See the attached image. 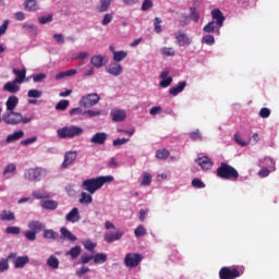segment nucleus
<instances>
[{
	"mask_svg": "<svg viewBox=\"0 0 279 279\" xmlns=\"http://www.w3.org/2000/svg\"><path fill=\"white\" fill-rule=\"evenodd\" d=\"M24 8L29 11H36L39 10L40 5L38 3V0H25Z\"/></svg>",
	"mask_w": 279,
	"mask_h": 279,
	"instance_id": "28",
	"label": "nucleus"
},
{
	"mask_svg": "<svg viewBox=\"0 0 279 279\" xmlns=\"http://www.w3.org/2000/svg\"><path fill=\"white\" fill-rule=\"evenodd\" d=\"M65 220H68V222H78V220H81L77 207H73V209L66 214Z\"/></svg>",
	"mask_w": 279,
	"mask_h": 279,
	"instance_id": "20",
	"label": "nucleus"
},
{
	"mask_svg": "<svg viewBox=\"0 0 279 279\" xmlns=\"http://www.w3.org/2000/svg\"><path fill=\"white\" fill-rule=\"evenodd\" d=\"M90 63L93 64V66H96V69H101V66H105V64H107V61L105 56L96 53L95 56H92Z\"/></svg>",
	"mask_w": 279,
	"mask_h": 279,
	"instance_id": "13",
	"label": "nucleus"
},
{
	"mask_svg": "<svg viewBox=\"0 0 279 279\" xmlns=\"http://www.w3.org/2000/svg\"><path fill=\"white\" fill-rule=\"evenodd\" d=\"M192 186L197 190H203L204 187H206V183H204L202 179H193Z\"/></svg>",
	"mask_w": 279,
	"mask_h": 279,
	"instance_id": "51",
	"label": "nucleus"
},
{
	"mask_svg": "<svg viewBox=\"0 0 279 279\" xmlns=\"http://www.w3.org/2000/svg\"><path fill=\"white\" fill-rule=\"evenodd\" d=\"M216 175L219 177V179H225L229 181H238L240 177L236 168L230 166V163H226L225 161H222L217 168Z\"/></svg>",
	"mask_w": 279,
	"mask_h": 279,
	"instance_id": "2",
	"label": "nucleus"
},
{
	"mask_svg": "<svg viewBox=\"0 0 279 279\" xmlns=\"http://www.w3.org/2000/svg\"><path fill=\"white\" fill-rule=\"evenodd\" d=\"M113 0H100L99 12H107Z\"/></svg>",
	"mask_w": 279,
	"mask_h": 279,
	"instance_id": "39",
	"label": "nucleus"
},
{
	"mask_svg": "<svg viewBox=\"0 0 279 279\" xmlns=\"http://www.w3.org/2000/svg\"><path fill=\"white\" fill-rule=\"evenodd\" d=\"M113 122H124L126 120V113L122 109L111 111Z\"/></svg>",
	"mask_w": 279,
	"mask_h": 279,
	"instance_id": "24",
	"label": "nucleus"
},
{
	"mask_svg": "<svg viewBox=\"0 0 279 279\" xmlns=\"http://www.w3.org/2000/svg\"><path fill=\"white\" fill-rule=\"evenodd\" d=\"M113 181V177H97L96 179H86L82 183V190H86V192L95 194L97 190H100L105 183H110Z\"/></svg>",
	"mask_w": 279,
	"mask_h": 279,
	"instance_id": "1",
	"label": "nucleus"
},
{
	"mask_svg": "<svg viewBox=\"0 0 279 279\" xmlns=\"http://www.w3.org/2000/svg\"><path fill=\"white\" fill-rule=\"evenodd\" d=\"M92 259H94V255H88V253L81 255V264H88Z\"/></svg>",
	"mask_w": 279,
	"mask_h": 279,
	"instance_id": "57",
	"label": "nucleus"
},
{
	"mask_svg": "<svg viewBox=\"0 0 279 279\" xmlns=\"http://www.w3.org/2000/svg\"><path fill=\"white\" fill-rule=\"evenodd\" d=\"M23 235L26 238V240H29V242H34L36 240V233L34 229H29V231H23Z\"/></svg>",
	"mask_w": 279,
	"mask_h": 279,
	"instance_id": "50",
	"label": "nucleus"
},
{
	"mask_svg": "<svg viewBox=\"0 0 279 279\" xmlns=\"http://www.w3.org/2000/svg\"><path fill=\"white\" fill-rule=\"evenodd\" d=\"M39 23L45 24L53 21V14H48L47 16H39L38 17Z\"/></svg>",
	"mask_w": 279,
	"mask_h": 279,
	"instance_id": "60",
	"label": "nucleus"
},
{
	"mask_svg": "<svg viewBox=\"0 0 279 279\" xmlns=\"http://www.w3.org/2000/svg\"><path fill=\"white\" fill-rule=\"evenodd\" d=\"M85 192H82L81 197H80V203H85L86 205H90L93 203V196L90 194H87V191L84 190Z\"/></svg>",
	"mask_w": 279,
	"mask_h": 279,
	"instance_id": "37",
	"label": "nucleus"
},
{
	"mask_svg": "<svg viewBox=\"0 0 279 279\" xmlns=\"http://www.w3.org/2000/svg\"><path fill=\"white\" fill-rule=\"evenodd\" d=\"M13 73L15 75V84L19 86V84H23L26 80L27 70L23 68V70H16V68L13 69Z\"/></svg>",
	"mask_w": 279,
	"mask_h": 279,
	"instance_id": "15",
	"label": "nucleus"
},
{
	"mask_svg": "<svg viewBox=\"0 0 279 279\" xmlns=\"http://www.w3.org/2000/svg\"><path fill=\"white\" fill-rule=\"evenodd\" d=\"M0 220H7L9 222H11L12 220H15L14 211L3 209V211H1L0 214Z\"/></svg>",
	"mask_w": 279,
	"mask_h": 279,
	"instance_id": "32",
	"label": "nucleus"
},
{
	"mask_svg": "<svg viewBox=\"0 0 279 279\" xmlns=\"http://www.w3.org/2000/svg\"><path fill=\"white\" fill-rule=\"evenodd\" d=\"M47 74H35V76H33L34 82H43V80H46Z\"/></svg>",
	"mask_w": 279,
	"mask_h": 279,
	"instance_id": "64",
	"label": "nucleus"
},
{
	"mask_svg": "<svg viewBox=\"0 0 279 279\" xmlns=\"http://www.w3.org/2000/svg\"><path fill=\"white\" fill-rule=\"evenodd\" d=\"M142 259L143 255L141 253H126L124 264L128 268H136L140 266Z\"/></svg>",
	"mask_w": 279,
	"mask_h": 279,
	"instance_id": "8",
	"label": "nucleus"
},
{
	"mask_svg": "<svg viewBox=\"0 0 279 279\" xmlns=\"http://www.w3.org/2000/svg\"><path fill=\"white\" fill-rule=\"evenodd\" d=\"M175 38L180 46L190 45L191 43V39L189 38V36H186L184 32H179Z\"/></svg>",
	"mask_w": 279,
	"mask_h": 279,
	"instance_id": "26",
	"label": "nucleus"
},
{
	"mask_svg": "<svg viewBox=\"0 0 279 279\" xmlns=\"http://www.w3.org/2000/svg\"><path fill=\"white\" fill-rule=\"evenodd\" d=\"M186 84V81H181V83L175 85V87H171L169 89L170 95H179V93H182V90H184Z\"/></svg>",
	"mask_w": 279,
	"mask_h": 279,
	"instance_id": "29",
	"label": "nucleus"
},
{
	"mask_svg": "<svg viewBox=\"0 0 279 279\" xmlns=\"http://www.w3.org/2000/svg\"><path fill=\"white\" fill-rule=\"evenodd\" d=\"M40 205L44 209L53 210V209H58L59 203L58 201H41Z\"/></svg>",
	"mask_w": 279,
	"mask_h": 279,
	"instance_id": "31",
	"label": "nucleus"
},
{
	"mask_svg": "<svg viewBox=\"0 0 279 279\" xmlns=\"http://www.w3.org/2000/svg\"><path fill=\"white\" fill-rule=\"evenodd\" d=\"M203 29L204 32H208V33L216 32L217 23L215 19H213V21H209L206 25H204Z\"/></svg>",
	"mask_w": 279,
	"mask_h": 279,
	"instance_id": "38",
	"label": "nucleus"
},
{
	"mask_svg": "<svg viewBox=\"0 0 279 279\" xmlns=\"http://www.w3.org/2000/svg\"><path fill=\"white\" fill-rule=\"evenodd\" d=\"M85 111L81 109V107H76L75 109H71L70 116H84Z\"/></svg>",
	"mask_w": 279,
	"mask_h": 279,
	"instance_id": "62",
	"label": "nucleus"
},
{
	"mask_svg": "<svg viewBox=\"0 0 279 279\" xmlns=\"http://www.w3.org/2000/svg\"><path fill=\"white\" fill-rule=\"evenodd\" d=\"M83 245L86 251H90L93 253L97 246V242H93V240H85Z\"/></svg>",
	"mask_w": 279,
	"mask_h": 279,
	"instance_id": "40",
	"label": "nucleus"
},
{
	"mask_svg": "<svg viewBox=\"0 0 279 279\" xmlns=\"http://www.w3.org/2000/svg\"><path fill=\"white\" fill-rule=\"evenodd\" d=\"M24 29H27V32H31L32 34H37L38 29L34 23H25L23 25Z\"/></svg>",
	"mask_w": 279,
	"mask_h": 279,
	"instance_id": "53",
	"label": "nucleus"
},
{
	"mask_svg": "<svg viewBox=\"0 0 279 279\" xmlns=\"http://www.w3.org/2000/svg\"><path fill=\"white\" fill-rule=\"evenodd\" d=\"M14 172H16L15 163H9L3 170V174H12Z\"/></svg>",
	"mask_w": 279,
	"mask_h": 279,
	"instance_id": "54",
	"label": "nucleus"
},
{
	"mask_svg": "<svg viewBox=\"0 0 279 279\" xmlns=\"http://www.w3.org/2000/svg\"><path fill=\"white\" fill-rule=\"evenodd\" d=\"M69 105H70V100H60L56 105V109H57V111H66Z\"/></svg>",
	"mask_w": 279,
	"mask_h": 279,
	"instance_id": "43",
	"label": "nucleus"
},
{
	"mask_svg": "<svg viewBox=\"0 0 279 279\" xmlns=\"http://www.w3.org/2000/svg\"><path fill=\"white\" fill-rule=\"evenodd\" d=\"M90 268H88V266H82V268H78V270H76V275H78V277H82L83 275H86V272H89Z\"/></svg>",
	"mask_w": 279,
	"mask_h": 279,
	"instance_id": "63",
	"label": "nucleus"
},
{
	"mask_svg": "<svg viewBox=\"0 0 279 279\" xmlns=\"http://www.w3.org/2000/svg\"><path fill=\"white\" fill-rule=\"evenodd\" d=\"M45 174H47V171L44 168H29L25 170L24 178L28 181H40Z\"/></svg>",
	"mask_w": 279,
	"mask_h": 279,
	"instance_id": "6",
	"label": "nucleus"
},
{
	"mask_svg": "<svg viewBox=\"0 0 279 279\" xmlns=\"http://www.w3.org/2000/svg\"><path fill=\"white\" fill-rule=\"evenodd\" d=\"M13 259L15 268H24L31 262L28 255H22L17 257V253H15V257H13Z\"/></svg>",
	"mask_w": 279,
	"mask_h": 279,
	"instance_id": "14",
	"label": "nucleus"
},
{
	"mask_svg": "<svg viewBox=\"0 0 279 279\" xmlns=\"http://www.w3.org/2000/svg\"><path fill=\"white\" fill-rule=\"evenodd\" d=\"M82 253L81 246H73L70 251L66 252V255H70L72 259H77Z\"/></svg>",
	"mask_w": 279,
	"mask_h": 279,
	"instance_id": "33",
	"label": "nucleus"
},
{
	"mask_svg": "<svg viewBox=\"0 0 279 279\" xmlns=\"http://www.w3.org/2000/svg\"><path fill=\"white\" fill-rule=\"evenodd\" d=\"M44 238H47L49 240H56L58 238V233L53 231V229H45Z\"/></svg>",
	"mask_w": 279,
	"mask_h": 279,
	"instance_id": "41",
	"label": "nucleus"
},
{
	"mask_svg": "<svg viewBox=\"0 0 279 279\" xmlns=\"http://www.w3.org/2000/svg\"><path fill=\"white\" fill-rule=\"evenodd\" d=\"M180 24L181 25H187V23H190V19L192 21H194L195 23L199 22V17H201V12L199 10L196 8V5H191L190 8V13L189 14H182Z\"/></svg>",
	"mask_w": 279,
	"mask_h": 279,
	"instance_id": "7",
	"label": "nucleus"
},
{
	"mask_svg": "<svg viewBox=\"0 0 279 279\" xmlns=\"http://www.w3.org/2000/svg\"><path fill=\"white\" fill-rule=\"evenodd\" d=\"M99 100V94H87V96L82 97L80 105L85 108L95 107V105H98Z\"/></svg>",
	"mask_w": 279,
	"mask_h": 279,
	"instance_id": "9",
	"label": "nucleus"
},
{
	"mask_svg": "<svg viewBox=\"0 0 279 279\" xmlns=\"http://www.w3.org/2000/svg\"><path fill=\"white\" fill-rule=\"evenodd\" d=\"M202 41L206 43V45H214L216 43V38L213 36V34L207 32V34L203 36Z\"/></svg>",
	"mask_w": 279,
	"mask_h": 279,
	"instance_id": "45",
	"label": "nucleus"
},
{
	"mask_svg": "<svg viewBox=\"0 0 279 279\" xmlns=\"http://www.w3.org/2000/svg\"><path fill=\"white\" fill-rule=\"evenodd\" d=\"M190 137L193 142H198L199 140H202V133L201 131H193L192 133H190Z\"/></svg>",
	"mask_w": 279,
	"mask_h": 279,
	"instance_id": "59",
	"label": "nucleus"
},
{
	"mask_svg": "<svg viewBox=\"0 0 279 279\" xmlns=\"http://www.w3.org/2000/svg\"><path fill=\"white\" fill-rule=\"evenodd\" d=\"M22 229L21 227H7L5 228V233L9 235H20Z\"/></svg>",
	"mask_w": 279,
	"mask_h": 279,
	"instance_id": "44",
	"label": "nucleus"
},
{
	"mask_svg": "<svg viewBox=\"0 0 279 279\" xmlns=\"http://www.w3.org/2000/svg\"><path fill=\"white\" fill-rule=\"evenodd\" d=\"M162 19H160V16H155V21H154V26H155V32L157 34H160L162 32Z\"/></svg>",
	"mask_w": 279,
	"mask_h": 279,
	"instance_id": "47",
	"label": "nucleus"
},
{
	"mask_svg": "<svg viewBox=\"0 0 279 279\" xmlns=\"http://www.w3.org/2000/svg\"><path fill=\"white\" fill-rule=\"evenodd\" d=\"M270 113H271L270 109H268V108H266V107H264V108L260 109V111H259V116H260V118H263V119L269 118V117H270Z\"/></svg>",
	"mask_w": 279,
	"mask_h": 279,
	"instance_id": "61",
	"label": "nucleus"
},
{
	"mask_svg": "<svg viewBox=\"0 0 279 279\" xmlns=\"http://www.w3.org/2000/svg\"><path fill=\"white\" fill-rule=\"evenodd\" d=\"M245 268L243 266H236L234 268H230L229 266H222L219 270L220 279H236L243 275Z\"/></svg>",
	"mask_w": 279,
	"mask_h": 279,
	"instance_id": "5",
	"label": "nucleus"
},
{
	"mask_svg": "<svg viewBox=\"0 0 279 279\" xmlns=\"http://www.w3.org/2000/svg\"><path fill=\"white\" fill-rule=\"evenodd\" d=\"M234 140L239 146H242V147L247 146V142H245V140H243V137H241V133H235Z\"/></svg>",
	"mask_w": 279,
	"mask_h": 279,
	"instance_id": "55",
	"label": "nucleus"
},
{
	"mask_svg": "<svg viewBox=\"0 0 279 279\" xmlns=\"http://www.w3.org/2000/svg\"><path fill=\"white\" fill-rule=\"evenodd\" d=\"M106 71L111 75H121V73H123V68L120 65V63H118V61H114V63H110L108 65Z\"/></svg>",
	"mask_w": 279,
	"mask_h": 279,
	"instance_id": "19",
	"label": "nucleus"
},
{
	"mask_svg": "<svg viewBox=\"0 0 279 279\" xmlns=\"http://www.w3.org/2000/svg\"><path fill=\"white\" fill-rule=\"evenodd\" d=\"M2 120L5 124L10 125H16L21 124H29L34 120V116H31L29 118H23L22 113H16L15 110H13L11 113H3Z\"/></svg>",
	"mask_w": 279,
	"mask_h": 279,
	"instance_id": "3",
	"label": "nucleus"
},
{
	"mask_svg": "<svg viewBox=\"0 0 279 279\" xmlns=\"http://www.w3.org/2000/svg\"><path fill=\"white\" fill-rule=\"evenodd\" d=\"M211 16L215 19L216 29L219 31V27H222L223 21H226L223 12H221L220 8H214V10H211Z\"/></svg>",
	"mask_w": 279,
	"mask_h": 279,
	"instance_id": "10",
	"label": "nucleus"
},
{
	"mask_svg": "<svg viewBox=\"0 0 279 279\" xmlns=\"http://www.w3.org/2000/svg\"><path fill=\"white\" fill-rule=\"evenodd\" d=\"M161 82L159 83L160 86H163V88H167V86H170L172 84L173 78L172 76H169V70H163L160 74Z\"/></svg>",
	"mask_w": 279,
	"mask_h": 279,
	"instance_id": "22",
	"label": "nucleus"
},
{
	"mask_svg": "<svg viewBox=\"0 0 279 279\" xmlns=\"http://www.w3.org/2000/svg\"><path fill=\"white\" fill-rule=\"evenodd\" d=\"M3 90H8L9 93H17L20 90L19 85H16V78L14 81H9V83H5L3 86Z\"/></svg>",
	"mask_w": 279,
	"mask_h": 279,
	"instance_id": "27",
	"label": "nucleus"
},
{
	"mask_svg": "<svg viewBox=\"0 0 279 279\" xmlns=\"http://www.w3.org/2000/svg\"><path fill=\"white\" fill-rule=\"evenodd\" d=\"M25 133L24 131H16L15 133H12L11 135H8L5 138L7 144H12L13 142H19L24 137Z\"/></svg>",
	"mask_w": 279,
	"mask_h": 279,
	"instance_id": "25",
	"label": "nucleus"
},
{
	"mask_svg": "<svg viewBox=\"0 0 279 279\" xmlns=\"http://www.w3.org/2000/svg\"><path fill=\"white\" fill-rule=\"evenodd\" d=\"M93 259L95 264H105L108 257L106 253H96L95 255H93Z\"/></svg>",
	"mask_w": 279,
	"mask_h": 279,
	"instance_id": "35",
	"label": "nucleus"
},
{
	"mask_svg": "<svg viewBox=\"0 0 279 279\" xmlns=\"http://www.w3.org/2000/svg\"><path fill=\"white\" fill-rule=\"evenodd\" d=\"M77 70H66V72H59L56 80H62V77H69V75H76Z\"/></svg>",
	"mask_w": 279,
	"mask_h": 279,
	"instance_id": "42",
	"label": "nucleus"
},
{
	"mask_svg": "<svg viewBox=\"0 0 279 279\" xmlns=\"http://www.w3.org/2000/svg\"><path fill=\"white\" fill-rule=\"evenodd\" d=\"M16 257V253H10L8 257L0 259V272H4L5 270H9L10 264L9 259H13Z\"/></svg>",
	"mask_w": 279,
	"mask_h": 279,
	"instance_id": "23",
	"label": "nucleus"
},
{
	"mask_svg": "<svg viewBox=\"0 0 279 279\" xmlns=\"http://www.w3.org/2000/svg\"><path fill=\"white\" fill-rule=\"evenodd\" d=\"M27 226H28V229H33L35 233V240H37V233H39L40 231H43V229H45V225H43L40 220H31Z\"/></svg>",
	"mask_w": 279,
	"mask_h": 279,
	"instance_id": "18",
	"label": "nucleus"
},
{
	"mask_svg": "<svg viewBox=\"0 0 279 279\" xmlns=\"http://www.w3.org/2000/svg\"><path fill=\"white\" fill-rule=\"evenodd\" d=\"M60 232H61V235H63V238H65L66 240H70V242H76L77 240L76 235L71 233V231H69L66 227H61Z\"/></svg>",
	"mask_w": 279,
	"mask_h": 279,
	"instance_id": "30",
	"label": "nucleus"
},
{
	"mask_svg": "<svg viewBox=\"0 0 279 279\" xmlns=\"http://www.w3.org/2000/svg\"><path fill=\"white\" fill-rule=\"evenodd\" d=\"M83 133L84 129L81 126H63V129H58L57 131L60 140H73V137H80Z\"/></svg>",
	"mask_w": 279,
	"mask_h": 279,
	"instance_id": "4",
	"label": "nucleus"
},
{
	"mask_svg": "<svg viewBox=\"0 0 279 279\" xmlns=\"http://www.w3.org/2000/svg\"><path fill=\"white\" fill-rule=\"evenodd\" d=\"M156 157L157 159H168L170 157V151L166 148H162L160 150H157Z\"/></svg>",
	"mask_w": 279,
	"mask_h": 279,
	"instance_id": "46",
	"label": "nucleus"
},
{
	"mask_svg": "<svg viewBox=\"0 0 279 279\" xmlns=\"http://www.w3.org/2000/svg\"><path fill=\"white\" fill-rule=\"evenodd\" d=\"M161 53H163V56H174L175 50L173 47H161Z\"/></svg>",
	"mask_w": 279,
	"mask_h": 279,
	"instance_id": "56",
	"label": "nucleus"
},
{
	"mask_svg": "<svg viewBox=\"0 0 279 279\" xmlns=\"http://www.w3.org/2000/svg\"><path fill=\"white\" fill-rule=\"evenodd\" d=\"M128 56V51L124 50H120V51H114L113 50V60H116V62L118 64H120L121 60H123L124 58H126Z\"/></svg>",
	"mask_w": 279,
	"mask_h": 279,
	"instance_id": "36",
	"label": "nucleus"
},
{
	"mask_svg": "<svg viewBox=\"0 0 279 279\" xmlns=\"http://www.w3.org/2000/svg\"><path fill=\"white\" fill-rule=\"evenodd\" d=\"M196 163L202 168V170H211L214 168V161L210 157H198Z\"/></svg>",
	"mask_w": 279,
	"mask_h": 279,
	"instance_id": "11",
	"label": "nucleus"
},
{
	"mask_svg": "<svg viewBox=\"0 0 279 279\" xmlns=\"http://www.w3.org/2000/svg\"><path fill=\"white\" fill-rule=\"evenodd\" d=\"M146 233H147V229H145L143 225H140L134 231V234L136 238H143L144 235H146Z\"/></svg>",
	"mask_w": 279,
	"mask_h": 279,
	"instance_id": "48",
	"label": "nucleus"
},
{
	"mask_svg": "<svg viewBox=\"0 0 279 279\" xmlns=\"http://www.w3.org/2000/svg\"><path fill=\"white\" fill-rule=\"evenodd\" d=\"M28 98H41L43 92H38V89H29Z\"/></svg>",
	"mask_w": 279,
	"mask_h": 279,
	"instance_id": "58",
	"label": "nucleus"
},
{
	"mask_svg": "<svg viewBox=\"0 0 279 279\" xmlns=\"http://www.w3.org/2000/svg\"><path fill=\"white\" fill-rule=\"evenodd\" d=\"M153 181L151 174L149 172H144L143 179H142V185H150Z\"/></svg>",
	"mask_w": 279,
	"mask_h": 279,
	"instance_id": "52",
	"label": "nucleus"
},
{
	"mask_svg": "<svg viewBox=\"0 0 279 279\" xmlns=\"http://www.w3.org/2000/svg\"><path fill=\"white\" fill-rule=\"evenodd\" d=\"M114 16V12H106L104 19L101 20L102 25H109Z\"/></svg>",
	"mask_w": 279,
	"mask_h": 279,
	"instance_id": "49",
	"label": "nucleus"
},
{
	"mask_svg": "<svg viewBox=\"0 0 279 279\" xmlns=\"http://www.w3.org/2000/svg\"><path fill=\"white\" fill-rule=\"evenodd\" d=\"M47 264L50 266V268L57 269L60 266V259H58L56 255H50V257L47 259Z\"/></svg>",
	"mask_w": 279,
	"mask_h": 279,
	"instance_id": "34",
	"label": "nucleus"
},
{
	"mask_svg": "<svg viewBox=\"0 0 279 279\" xmlns=\"http://www.w3.org/2000/svg\"><path fill=\"white\" fill-rule=\"evenodd\" d=\"M124 231H117L116 233H112V231H108L104 235L105 242H108L111 244L112 242H117L118 240H121L123 238Z\"/></svg>",
	"mask_w": 279,
	"mask_h": 279,
	"instance_id": "12",
	"label": "nucleus"
},
{
	"mask_svg": "<svg viewBox=\"0 0 279 279\" xmlns=\"http://www.w3.org/2000/svg\"><path fill=\"white\" fill-rule=\"evenodd\" d=\"M76 157H77L76 151L65 153L62 168H69V166H71L75 161Z\"/></svg>",
	"mask_w": 279,
	"mask_h": 279,
	"instance_id": "21",
	"label": "nucleus"
},
{
	"mask_svg": "<svg viewBox=\"0 0 279 279\" xmlns=\"http://www.w3.org/2000/svg\"><path fill=\"white\" fill-rule=\"evenodd\" d=\"M107 140H108L107 133H96L90 138V143L97 144L98 146H104V144H106Z\"/></svg>",
	"mask_w": 279,
	"mask_h": 279,
	"instance_id": "16",
	"label": "nucleus"
},
{
	"mask_svg": "<svg viewBox=\"0 0 279 279\" xmlns=\"http://www.w3.org/2000/svg\"><path fill=\"white\" fill-rule=\"evenodd\" d=\"M20 99L17 96H10L5 102L8 113H12L17 107Z\"/></svg>",
	"mask_w": 279,
	"mask_h": 279,
	"instance_id": "17",
	"label": "nucleus"
}]
</instances>
